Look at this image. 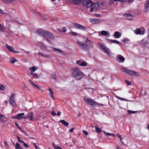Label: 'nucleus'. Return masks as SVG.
<instances>
[{"label": "nucleus", "instance_id": "obj_38", "mask_svg": "<svg viewBox=\"0 0 149 149\" xmlns=\"http://www.w3.org/2000/svg\"><path fill=\"white\" fill-rule=\"evenodd\" d=\"M95 18H91L90 19V21L93 24L95 23Z\"/></svg>", "mask_w": 149, "mask_h": 149}, {"label": "nucleus", "instance_id": "obj_19", "mask_svg": "<svg viewBox=\"0 0 149 149\" xmlns=\"http://www.w3.org/2000/svg\"><path fill=\"white\" fill-rule=\"evenodd\" d=\"M59 122L61 123L65 126H68L69 125V123L65 121L64 120H61Z\"/></svg>", "mask_w": 149, "mask_h": 149}, {"label": "nucleus", "instance_id": "obj_32", "mask_svg": "<svg viewBox=\"0 0 149 149\" xmlns=\"http://www.w3.org/2000/svg\"><path fill=\"white\" fill-rule=\"evenodd\" d=\"M95 128L96 131L98 133H99L101 132V130L100 128L97 127L96 126L95 127Z\"/></svg>", "mask_w": 149, "mask_h": 149}, {"label": "nucleus", "instance_id": "obj_3", "mask_svg": "<svg viewBox=\"0 0 149 149\" xmlns=\"http://www.w3.org/2000/svg\"><path fill=\"white\" fill-rule=\"evenodd\" d=\"M84 101L88 104L91 105L93 107H95L97 104H99L94 100L87 97H84Z\"/></svg>", "mask_w": 149, "mask_h": 149}, {"label": "nucleus", "instance_id": "obj_59", "mask_svg": "<svg viewBox=\"0 0 149 149\" xmlns=\"http://www.w3.org/2000/svg\"><path fill=\"white\" fill-rule=\"evenodd\" d=\"M93 10H95V8L94 7H91L90 8V11L91 12H93Z\"/></svg>", "mask_w": 149, "mask_h": 149}, {"label": "nucleus", "instance_id": "obj_56", "mask_svg": "<svg viewBox=\"0 0 149 149\" xmlns=\"http://www.w3.org/2000/svg\"><path fill=\"white\" fill-rule=\"evenodd\" d=\"M83 133L85 135H87L88 134V132L86 131V130H83Z\"/></svg>", "mask_w": 149, "mask_h": 149}, {"label": "nucleus", "instance_id": "obj_48", "mask_svg": "<svg viewBox=\"0 0 149 149\" xmlns=\"http://www.w3.org/2000/svg\"><path fill=\"white\" fill-rule=\"evenodd\" d=\"M145 5L147 6V7H149V0H148L146 1Z\"/></svg>", "mask_w": 149, "mask_h": 149}, {"label": "nucleus", "instance_id": "obj_39", "mask_svg": "<svg viewBox=\"0 0 149 149\" xmlns=\"http://www.w3.org/2000/svg\"><path fill=\"white\" fill-rule=\"evenodd\" d=\"M38 54L46 57H48L49 56V55L43 54L41 53V52H38Z\"/></svg>", "mask_w": 149, "mask_h": 149}, {"label": "nucleus", "instance_id": "obj_13", "mask_svg": "<svg viewBox=\"0 0 149 149\" xmlns=\"http://www.w3.org/2000/svg\"><path fill=\"white\" fill-rule=\"evenodd\" d=\"M6 118L5 116L0 113V121L2 122L6 121Z\"/></svg>", "mask_w": 149, "mask_h": 149}, {"label": "nucleus", "instance_id": "obj_49", "mask_svg": "<svg viewBox=\"0 0 149 149\" xmlns=\"http://www.w3.org/2000/svg\"><path fill=\"white\" fill-rule=\"evenodd\" d=\"M4 143L5 146L7 148L9 147V145L6 141H4Z\"/></svg>", "mask_w": 149, "mask_h": 149}, {"label": "nucleus", "instance_id": "obj_50", "mask_svg": "<svg viewBox=\"0 0 149 149\" xmlns=\"http://www.w3.org/2000/svg\"><path fill=\"white\" fill-rule=\"evenodd\" d=\"M51 76L52 79H56V77L55 74H52Z\"/></svg>", "mask_w": 149, "mask_h": 149}, {"label": "nucleus", "instance_id": "obj_25", "mask_svg": "<svg viewBox=\"0 0 149 149\" xmlns=\"http://www.w3.org/2000/svg\"><path fill=\"white\" fill-rule=\"evenodd\" d=\"M107 40H109V41H111L113 43L117 44H120V42L118 41H117L116 40H111V39H107Z\"/></svg>", "mask_w": 149, "mask_h": 149}, {"label": "nucleus", "instance_id": "obj_6", "mask_svg": "<svg viewBox=\"0 0 149 149\" xmlns=\"http://www.w3.org/2000/svg\"><path fill=\"white\" fill-rule=\"evenodd\" d=\"M45 37L48 42L50 41L54 38V36L53 34L48 31H47Z\"/></svg>", "mask_w": 149, "mask_h": 149}, {"label": "nucleus", "instance_id": "obj_14", "mask_svg": "<svg viewBox=\"0 0 149 149\" xmlns=\"http://www.w3.org/2000/svg\"><path fill=\"white\" fill-rule=\"evenodd\" d=\"M116 57L118 58L119 60L122 62H124L125 60V58L121 55L118 54L117 55Z\"/></svg>", "mask_w": 149, "mask_h": 149}, {"label": "nucleus", "instance_id": "obj_57", "mask_svg": "<svg viewBox=\"0 0 149 149\" xmlns=\"http://www.w3.org/2000/svg\"><path fill=\"white\" fill-rule=\"evenodd\" d=\"M51 115L53 116H55L56 115V113L55 112H54V111H52L51 112Z\"/></svg>", "mask_w": 149, "mask_h": 149}, {"label": "nucleus", "instance_id": "obj_51", "mask_svg": "<svg viewBox=\"0 0 149 149\" xmlns=\"http://www.w3.org/2000/svg\"><path fill=\"white\" fill-rule=\"evenodd\" d=\"M62 29H63V31H62L63 32H65L67 31V30L66 29V27H63Z\"/></svg>", "mask_w": 149, "mask_h": 149}, {"label": "nucleus", "instance_id": "obj_17", "mask_svg": "<svg viewBox=\"0 0 149 149\" xmlns=\"http://www.w3.org/2000/svg\"><path fill=\"white\" fill-rule=\"evenodd\" d=\"M82 0H72L73 3L76 5L79 4L81 3Z\"/></svg>", "mask_w": 149, "mask_h": 149}, {"label": "nucleus", "instance_id": "obj_30", "mask_svg": "<svg viewBox=\"0 0 149 149\" xmlns=\"http://www.w3.org/2000/svg\"><path fill=\"white\" fill-rule=\"evenodd\" d=\"M101 33L102 35L105 36L108 35V33L106 31L103 30L101 31Z\"/></svg>", "mask_w": 149, "mask_h": 149}, {"label": "nucleus", "instance_id": "obj_58", "mask_svg": "<svg viewBox=\"0 0 149 149\" xmlns=\"http://www.w3.org/2000/svg\"><path fill=\"white\" fill-rule=\"evenodd\" d=\"M128 41V39L127 38H124L122 40V42H125L127 41Z\"/></svg>", "mask_w": 149, "mask_h": 149}, {"label": "nucleus", "instance_id": "obj_9", "mask_svg": "<svg viewBox=\"0 0 149 149\" xmlns=\"http://www.w3.org/2000/svg\"><path fill=\"white\" fill-rule=\"evenodd\" d=\"M36 32L39 35L45 37L47 31H46L45 30L41 29L37 30L36 31Z\"/></svg>", "mask_w": 149, "mask_h": 149}, {"label": "nucleus", "instance_id": "obj_63", "mask_svg": "<svg viewBox=\"0 0 149 149\" xmlns=\"http://www.w3.org/2000/svg\"><path fill=\"white\" fill-rule=\"evenodd\" d=\"M116 149H121L119 146L118 145H117L116 146Z\"/></svg>", "mask_w": 149, "mask_h": 149}, {"label": "nucleus", "instance_id": "obj_11", "mask_svg": "<svg viewBox=\"0 0 149 149\" xmlns=\"http://www.w3.org/2000/svg\"><path fill=\"white\" fill-rule=\"evenodd\" d=\"M34 113L33 112H31L27 114L28 118L31 121H32L34 116Z\"/></svg>", "mask_w": 149, "mask_h": 149}, {"label": "nucleus", "instance_id": "obj_18", "mask_svg": "<svg viewBox=\"0 0 149 149\" xmlns=\"http://www.w3.org/2000/svg\"><path fill=\"white\" fill-rule=\"evenodd\" d=\"M124 15L128 17L127 19L131 20H132V15L129 14H125Z\"/></svg>", "mask_w": 149, "mask_h": 149}, {"label": "nucleus", "instance_id": "obj_42", "mask_svg": "<svg viewBox=\"0 0 149 149\" xmlns=\"http://www.w3.org/2000/svg\"><path fill=\"white\" fill-rule=\"evenodd\" d=\"M22 143H23V144H24V146L26 148H29V146L26 144L25 142H24V141H23V142H22Z\"/></svg>", "mask_w": 149, "mask_h": 149}, {"label": "nucleus", "instance_id": "obj_53", "mask_svg": "<svg viewBox=\"0 0 149 149\" xmlns=\"http://www.w3.org/2000/svg\"><path fill=\"white\" fill-rule=\"evenodd\" d=\"M100 47H101V48H102L103 49L105 48L104 45L101 43H100Z\"/></svg>", "mask_w": 149, "mask_h": 149}, {"label": "nucleus", "instance_id": "obj_41", "mask_svg": "<svg viewBox=\"0 0 149 149\" xmlns=\"http://www.w3.org/2000/svg\"><path fill=\"white\" fill-rule=\"evenodd\" d=\"M95 23L96 24L99 23L100 22V20L98 19L95 18Z\"/></svg>", "mask_w": 149, "mask_h": 149}, {"label": "nucleus", "instance_id": "obj_22", "mask_svg": "<svg viewBox=\"0 0 149 149\" xmlns=\"http://www.w3.org/2000/svg\"><path fill=\"white\" fill-rule=\"evenodd\" d=\"M49 96L52 98L54 99V98L53 96V93L52 91V89L51 88H49Z\"/></svg>", "mask_w": 149, "mask_h": 149}, {"label": "nucleus", "instance_id": "obj_40", "mask_svg": "<svg viewBox=\"0 0 149 149\" xmlns=\"http://www.w3.org/2000/svg\"><path fill=\"white\" fill-rule=\"evenodd\" d=\"M125 83H127L128 85H130L131 84V82L129 81L128 80H125Z\"/></svg>", "mask_w": 149, "mask_h": 149}, {"label": "nucleus", "instance_id": "obj_15", "mask_svg": "<svg viewBox=\"0 0 149 149\" xmlns=\"http://www.w3.org/2000/svg\"><path fill=\"white\" fill-rule=\"evenodd\" d=\"M24 115V113H18L16 115V118H17V119L22 118H23L22 116Z\"/></svg>", "mask_w": 149, "mask_h": 149}, {"label": "nucleus", "instance_id": "obj_2", "mask_svg": "<svg viewBox=\"0 0 149 149\" xmlns=\"http://www.w3.org/2000/svg\"><path fill=\"white\" fill-rule=\"evenodd\" d=\"M121 69L123 72L127 73L129 75L132 76H139V74L134 70H131L124 67L121 68Z\"/></svg>", "mask_w": 149, "mask_h": 149}, {"label": "nucleus", "instance_id": "obj_24", "mask_svg": "<svg viewBox=\"0 0 149 149\" xmlns=\"http://www.w3.org/2000/svg\"><path fill=\"white\" fill-rule=\"evenodd\" d=\"M4 3H12L13 0H0Z\"/></svg>", "mask_w": 149, "mask_h": 149}, {"label": "nucleus", "instance_id": "obj_62", "mask_svg": "<svg viewBox=\"0 0 149 149\" xmlns=\"http://www.w3.org/2000/svg\"><path fill=\"white\" fill-rule=\"evenodd\" d=\"M116 135L117 136H118V137H119L120 138V139H121H121L122 138V137L121 136V135L120 134H118Z\"/></svg>", "mask_w": 149, "mask_h": 149}, {"label": "nucleus", "instance_id": "obj_23", "mask_svg": "<svg viewBox=\"0 0 149 149\" xmlns=\"http://www.w3.org/2000/svg\"><path fill=\"white\" fill-rule=\"evenodd\" d=\"M94 8H95V10L96 11V10H98L99 8V4L97 3H95L94 6Z\"/></svg>", "mask_w": 149, "mask_h": 149}, {"label": "nucleus", "instance_id": "obj_60", "mask_svg": "<svg viewBox=\"0 0 149 149\" xmlns=\"http://www.w3.org/2000/svg\"><path fill=\"white\" fill-rule=\"evenodd\" d=\"M74 130V128H72L71 129H70L69 130V132H72L73 130Z\"/></svg>", "mask_w": 149, "mask_h": 149}, {"label": "nucleus", "instance_id": "obj_54", "mask_svg": "<svg viewBox=\"0 0 149 149\" xmlns=\"http://www.w3.org/2000/svg\"><path fill=\"white\" fill-rule=\"evenodd\" d=\"M29 82L30 84L31 85H34L35 83H34L31 80H29Z\"/></svg>", "mask_w": 149, "mask_h": 149}, {"label": "nucleus", "instance_id": "obj_1", "mask_svg": "<svg viewBox=\"0 0 149 149\" xmlns=\"http://www.w3.org/2000/svg\"><path fill=\"white\" fill-rule=\"evenodd\" d=\"M72 76L78 80L81 79L83 78V73L77 67L72 68L71 70Z\"/></svg>", "mask_w": 149, "mask_h": 149}, {"label": "nucleus", "instance_id": "obj_29", "mask_svg": "<svg viewBox=\"0 0 149 149\" xmlns=\"http://www.w3.org/2000/svg\"><path fill=\"white\" fill-rule=\"evenodd\" d=\"M20 145L19 143L18 142L16 143V145L15 146V149H20L21 146Z\"/></svg>", "mask_w": 149, "mask_h": 149}, {"label": "nucleus", "instance_id": "obj_35", "mask_svg": "<svg viewBox=\"0 0 149 149\" xmlns=\"http://www.w3.org/2000/svg\"><path fill=\"white\" fill-rule=\"evenodd\" d=\"M87 63L86 62H82L81 63V66H86L87 65Z\"/></svg>", "mask_w": 149, "mask_h": 149}, {"label": "nucleus", "instance_id": "obj_7", "mask_svg": "<svg viewBox=\"0 0 149 149\" xmlns=\"http://www.w3.org/2000/svg\"><path fill=\"white\" fill-rule=\"evenodd\" d=\"M73 25L74 28L79 30L83 31H85L86 30V26H83L79 23H73Z\"/></svg>", "mask_w": 149, "mask_h": 149}, {"label": "nucleus", "instance_id": "obj_55", "mask_svg": "<svg viewBox=\"0 0 149 149\" xmlns=\"http://www.w3.org/2000/svg\"><path fill=\"white\" fill-rule=\"evenodd\" d=\"M120 142H121V143L123 144V145H125V143H124L123 141V138L122 137V138H121V139H120Z\"/></svg>", "mask_w": 149, "mask_h": 149}, {"label": "nucleus", "instance_id": "obj_46", "mask_svg": "<svg viewBox=\"0 0 149 149\" xmlns=\"http://www.w3.org/2000/svg\"><path fill=\"white\" fill-rule=\"evenodd\" d=\"M81 62H82V61H81L80 60H77L76 61L77 63V64L79 65H81Z\"/></svg>", "mask_w": 149, "mask_h": 149}, {"label": "nucleus", "instance_id": "obj_43", "mask_svg": "<svg viewBox=\"0 0 149 149\" xmlns=\"http://www.w3.org/2000/svg\"><path fill=\"white\" fill-rule=\"evenodd\" d=\"M85 42L86 43H88L89 42V43H90L91 40L89 39L88 37H87L86 40Z\"/></svg>", "mask_w": 149, "mask_h": 149}, {"label": "nucleus", "instance_id": "obj_10", "mask_svg": "<svg viewBox=\"0 0 149 149\" xmlns=\"http://www.w3.org/2000/svg\"><path fill=\"white\" fill-rule=\"evenodd\" d=\"M6 47H7L8 49L10 52H13V53H17V52H16L13 49V48L12 47L9 46L8 44H7L6 45Z\"/></svg>", "mask_w": 149, "mask_h": 149}, {"label": "nucleus", "instance_id": "obj_34", "mask_svg": "<svg viewBox=\"0 0 149 149\" xmlns=\"http://www.w3.org/2000/svg\"><path fill=\"white\" fill-rule=\"evenodd\" d=\"M149 7H147V6H145V7L144 9V11L145 13L147 12L149 10V9H148Z\"/></svg>", "mask_w": 149, "mask_h": 149}, {"label": "nucleus", "instance_id": "obj_5", "mask_svg": "<svg viewBox=\"0 0 149 149\" xmlns=\"http://www.w3.org/2000/svg\"><path fill=\"white\" fill-rule=\"evenodd\" d=\"M94 4L93 2L91 0H83L82 4L83 6H86L87 8H89L93 6Z\"/></svg>", "mask_w": 149, "mask_h": 149}, {"label": "nucleus", "instance_id": "obj_4", "mask_svg": "<svg viewBox=\"0 0 149 149\" xmlns=\"http://www.w3.org/2000/svg\"><path fill=\"white\" fill-rule=\"evenodd\" d=\"M77 43L79 47L81 49L85 51H88L89 50V47L87 45L79 41H77Z\"/></svg>", "mask_w": 149, "mask_h": 149}, {"label": "nucleus", "instance_id": "obj_26", "mask_svg": "<svg viewBox=\"0 0 149 149\" xmlns=\"http://www.w3.org/2000/svg\"><path fill=\"white\" fill-rule=\"evenodd\" d=\"M103 50H104L105 52L109 56L111 55L110 54L108 48L105 47Z\"/></svg>", "mask_w": 149, "mask_h": 149}, {"label": "nucleus", "instance_id": "obj_44", "mask_svg": "<svg viewBox=\"0 0 149 149\" xmlns=\"http://www.w3.org/2000/svg\"><path fill=\"white\" fill-rule=\"evenodd\" d=\"M17 61V60L15 58H13V59L12 60V61H10V62L11 63H14Z\"/></svg>", "mask_w": 149, "mask_h": 149}, {"label": "nucleus", "instance_id": "obj_27", "mask_svg": "<svg viewBox=\"0 0 149 149\" xmlns=\"http://www.w3.org/2000/svg\"><path fill=\"white\" fill-rule=\"evenodd\" d=\"M148 41L146 38H144L141 41L142 43L143 44L145 45L148 43Z\"/></svg>", "mask_w": 149, "mask_h": 149}, {"label": "nucleus", "instance_id": "obj_8", "mask_svg": "<svg viewBox=\"0 0 149 149\" xmlns=\"http://www.w3.org/2000/svg\"><path fill=\"white\" fill-rule=\"evenodd\" d=\"M15 95L14 94H12L10 96L9 102L11 105L14 107H15L16 105V104L15 102Z\"/></svg>", "mask_w": 149, "mask_h": 149}, {"label": "nucleus", "instance_id": "obj_36", "mask_svg": "<svg viewBox=\"0 0 149 149\" xmlns=\"http://www.w3.org/2000/svg\"><path fill=\"white\" fill-rule=\"evenodd\" d=\"M70 33L72 35L75 36H77L78 35V34L77 33L73 31L71 32Z\"/></svg>", "mask_w": 149, "mask_h": 149}, {"label": "nucleus", "instance_id": "obj_12", "mask_svg": "<svg viewBox=\"0 0 149 149\" xmlns=\"http://www.w3.org/2000/svg\"><path fill=\"white\" fill-rule=\"evenodd\" d=\"M15 125L17 127L19 130L21 132H22L23 133H24L25 135H27V132H26V131L22 130V129H23V127L22 128H20L18 124L16 122H15Z\"/></svg>", "mask_w": 149, "mask_h": 149}, {"label": "nucleus", "instance_id": "obj_64", "mask_svg": "<svg viewBox=\"0 0 149 149\" xmlns=\"http://www.w3.org/2000/svg\"><path fill=\"white\" fill-rule=\"evenodd\" d=\"M118 97V99H120V100H124L125 99L124 98H121V97Z\"/></svg>", "mask_w": 149, "mask_h": 149}, {"label": "nucleus", "instance_id": "obj_52", "mask_svg": "<svg viewBox=\"0 0 149 149\" xmlns=\"http://www.w3.org/2000/svg\"><path fill=\"white\" fill-rule=\"evenodd\" d=\"M4 31V29L1 26V24H0V31Z\"/></svg>", "mask_w": 149, "mask_h": 149}, {"label": "nucleus", "instance_id": "obj_37", "mask_svg": "<svg viewBox=\"0 0 149 149\" xmlns=\"http://www.w3.org/2000/svg\"><path fill=\"white\" fill-rule=\"evenodd\" d=\"M17 138L18 140V141L19 143H22L23 142V140H21V139L20 137H19V136H17Z\"/></svg>", "mask_w": 149, "mask_h": 149}, {"label": "nucleus", "instance_id": "obj_45", "mask_svg": "<svg viewBox=\"0 0 149 149\" xmlns=\"http://www.w3.org/2000/svg\"><path fill=\"white\" fill-rule=\"evenodd\" d=\"M54 49L56 51L58 52L59 53H61L62 52V51L60 49L54 48Z\"/></svg>", "mask_w": 149, "mask_h": 149}, {"label": "nucleus", "instance_id": "obj_16", "mask_svg": "<svg viewBox=\"0 0 149 149\" xmlns=\"http://www.w3.org/2000/svg\"><path fill=\"white\" fill-rule=\"evenodd\" d=\"M120 33L118 31H116L115 32L114 35H113L114 37L116 38H120L121 36V34L120 33Z\"/></svg>", "mask_w": 149, "mask_h": 149}, {"label": "nucleus", "instance_id": "obj_31", "mask_svg": "<svg viewBox=\"0 0 149 149\" xmlns=\"http://www.w3.org/2000/svg\"><path fill=\"white\" fill-rule=\"evenodd\" d=\"M52 144L53 145V147L55 149H60V148H61V147H59V146H56L53 143H52Z\"/></svg>", "mask_w": 149, "mask_h": 149}, {"label": "nucleus", "instance_id": "obj_33", "mask_svg": "<svg viewBox=\"0 0 149 149\" xmlns=\"http://www.w3.org/2000/svg\"><path fill=\"white\" fill-rule=\"evenodd\" d=\"M5 90V88L4 86L2 85H0V90L4 91Z\"/></svg>", "mask_w": 149, "mask_h": 149}, {"label": "nucleus", "instance_id": "obj_20", "mask_svg": "<svg viewBox=\"0 0 149 149\" xmlns=\"http://www.w3.org/2000/svg\"><path fill=\"white\" fill-rule=\"evenodd\" d=\"M37 69V68L35 66H32L30 68L29 70L31 71V72H34Z\"/></svg>", "mask_w": 149, "mask_h": 149}, {"label": "nucleus", "instance_id": "obj_61", "mask_svg": "<svg viewBox=\"0 0 149 149\" xmlns=\"http://www.w3.org/2000/svg\"><path fill=\"white\" fill-rule=\"evenodd\" d=\"M113 0H110L109 1V3L110 4H112L113 2L114 1H113Z\"/></svg>", "mask_w": 149, "mask_h": 149}, {"label": "nucleus", "instance_id": "obj_47", "mask_svg": "<svg viewBox=\"0 0 149 149\" xmlns=\"http://www.w3.org/2000/svg\"><path fill=\"white\" fill-rule=\"evenodd\" d=\"M128 112L129 113L131 114V113H134L136 112V111H132L131 110H128Z\"/></svg>", "mask_w": 149, "mask_h": 149}, {"label": "nucleus", "instance_id": "obj_28", "mask_svg": "<svg viewBox=\"0 0 149 149\" xmlns=\"http://www.w3.org/2000/svg\"><path fill=\"white\" fill-rule=\"evenodd\" d=\"M30 74L31 75H32L33 76V77L36 78H38L39 77V76L36 73H33V72H31L30 73Z\"/></svg>", "mask_w": 149, "mask_h": 149}, {"label": "nucleus", "instance_id": "obj_21", "mask_svg": "<svg viewBox=\"0 0 149 149\" xmlns=\"http://www.w3.org/2000/svg\"><path fill=\"white\" fill-rule=\"evenodd\" d=\"M134 32L136 34L140 35L142 33L141 31L139 29H138L136 30H135Z\"/></svg>", "mask_w": 149, "mask_h": 149}]
</instances>
